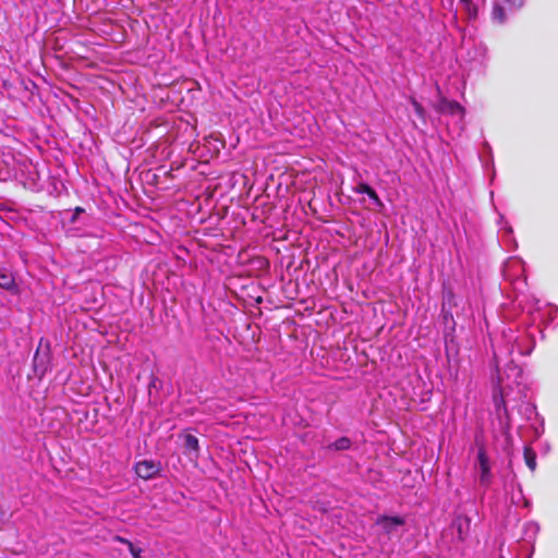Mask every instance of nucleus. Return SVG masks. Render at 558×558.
<instances>
[{"instance_id": "6e6552de", "label": "nucleus", "mask_w": 558, "mask_h": 558, "mask_svg": "<svg viewBox=\"0 0 558 558\" xmlns=\"http://www.w3.org/2000/svg\"><path fill=\"white\" fill-rule=\"evenodd\" d=\"M14 171H15V167L13 165H9L5 161L4 156L2 158H0V180L1 181H5V180L10 179Z\"/></svg>"}, {"instance_id": "4468645a", "label": "nucleus", "mask_w": 558, "mask_h": 558, "mask_svg": "<svg viewBox=\"0 0 558 558\" xmlns=\"http://www.w3.org/2000/svg\"><path fill=\"white\" fill-rule=\"evenodd\" d=\"M118 539L121 542V543H124V544H128L129 546V549H130V553L132 554V556L134 558H140L141 556V549L140 548H136L130 541L128 539H124L122 537H118Z\"/></svg>"}, {"instance_id": "7ed1b4c3", "label": "nucleus", "mask_w": 558, "mask_h": 558, "mask_svg": "<svg viewBox=\"0 0 558 558\" xmlns=\"http://www.w3.org/2000/svg\"><path fill=\"white\" fill-rule=\"evenodd\" d=\"M477 469L480 473L481 485L487 487L492 483L493 474L490 471L489 459L483 448L477 452Z\"/></svg>"}, {"instance_id": "f3484780", "label": "nucleus", "mask_w": 558, "mask_h": 558, "mask_svg": "<svg viewBox=\"0 0 558 558\" xmlns=\"http://www.w3.org/2000/svg\"><path fill=\"white\" fill-rule=\"evenodd\" d=\"M505 1L515 9L521 8L524 3V0H505Z\"/></svg>"}, {"instance_id": "f03ea898", "label": "nucleus", "mask_w": 558, "mask_h": 558, "mask_svg": "<svg viewBox=\"0 0 558 558\" xmlns=\"http://www.w3.org/2000/svg\"><path fill=\"white\" fill-rule=\"evenodd\" d=\"M135 473L143 480L154 478L161 471V463L155 460H142L134 466Z\"/></svg>"}, {"instance_id": "39448f33", "label": "nucleus", "mask_w": 558, "mask_h": 558, "mask_svg": "<svg viewBox=\"0 0 558 558\" xmlns=\"http://www.w3.org/2000/svg\"><path fill=\"white\" fill-rule=\"evenodd\" d=\"M376 524L381 526L387 534H390L396 527L403 525L404 520L400 517L383 515L377 519Z\"/></svg>"}, {"instance_id": "9b49d317", "label": "nucleus", "mask_w": 558, "mask_h": 558, "mask_svg": "<svg viewBox=\"0 0 558 558\" xmlns=\"http://www.w3.org/2000/svg\"><path fill=\"white\" fill-rule=\"evenodd\" d=\"M460 2L463 4L464 9L466 10L470 19L476 17V15H477V8L472 2V0H460Z\"/></svg>"}, {"instance_id": "6ab92c4d", "label": "nucleus", "mask_w": 558, "mask_h": 558, "mask_svg": "<svg viewBox=\"0 0 558 558\" xmlns=\"http://www.w3.org/2000/svg\"><path fill=\"white\" fill-rule=\"evenodd\" d=\"M452 298H453V294H452V292H450V291H449V292L446 294L445 299H444V305H445L447 302L449 303V302L451 301V299H452Z\"/></svg>"}, {"instance_id": "20e7f679", "label": "nucleus", "mask_w": 558, "mask_h": 558, "mask_svg": "<svg viewBox=\"0 0 558 558\" xmlns=\"http://www.w3.org/2000/svg\"><path fill=\"white\" fill-rule=\"evenodd\" d=\"M524 271L523 263L520 258L511 257L509 258L502 269V274L505 279L514 280L515 277H519Z\"/></svg>"}, {"instance_id": "ddd939ff", "label": "nucleus", "mask_w": 558, "mask_h": 558, "mask_svg": "<svg viewBox=\"0 0 558 558\" xmlns=\"http://www.w3.org/2000/svg\"><path fill=\"white\" fill-rule=\"evenodd\" d=\"M410 101L413 106V109H414L416 116L418 118H421L422 120H424L425 119V110H424L423 106L414 97H411Z\"/></svg>"}, {"instance_id": "f8f14e48", "label": "nucleus", "mask_w": 558, "mask_h": 558, "mask_svg": "<svg viewBox=\"0 0 558 558\" xmlns=\"http://www.w3.org/2000/svg\"><path fill=\"white\" fill-rule=\"evenodd\" d=\"M351 446V440L347 437H341L332 444L335 450H347Z\"/></svg>"}, {"instance_id": "dca6fc26", "label": "nucleus", "mask_w": 558, "mask_h": 558, "mask_svg": "<svg viewBox=\"0 0 558 558\" xmlns=\"http://www.w3.org/2000/svg\"><path fill=\"white\" fill-rule=\"evenodd\" d=\"M367 195L374 202V204H376L377 206H383V202L380 201L374 189H372Z\"/></svg>"}, {"instance_id": "a211bd4d", "label": "nucleus", "mask_w": 558, "mask_h": 558, "mask_svg": "<svg viewBox=\"0 0 558 558\" xmlns=\"http://www.w3.org/2000/svg\"><path fill=\"white\" fill-rule=\"evenodd\" d=\"M83 211H84V209H83V208H81V207H76V208H75V211H74V215H73V217H72V221H75V219L77 218V216H78L81 213H83Z\"/></svg>"}, {"instance_id": "aec40b11", "label": "nucleus", "mask_w": 558, "mask_h": 558, "mask_svg": "<svg viewBox=\"0 0 558 558\" xmlns=\"http://www.w3.org/2000/svg\"><path fill=\"white\" fill-rule=\"evenodd\" d=\"M527 529L532 530L534 533L538 530L537 525L534 523H529Z\"/></svg>"}, {"instance_id": "f257e3e1", "label": "nucleus", "mask_w": 558, "mask_h": 558, "mask_svg": "<svg viewBox=\"0 0 558 558\" xmlns=\"http://www.w3.org/2000/svg\"><path fill=\"white\" fill-rule=\"evenodd\" d=\"M436 89H437V93L439 96V100H438L437 105H435V109L441 114H448V116H451L452 118H457L458 122L461 123L460 129L462 130L463 129V120H464V116H465V109L457 101L447 99L442 95V92H441L440 87L438 86V84H436Z\"/></svg>"}, {"instance_id": "9d476101", "label": "nucleus", "mask_w": 558, "mask_h": 558, "mask_svg": "<svg viewBox=\"0 0 558 558\" xmlns=\"http://www.w3.org/2000/svg\"><path fill=\"white\" fill-rule=\"evenodd\" d=\"M524 459L529 469L534 471L536 469V456L534 451L529 447L524 449Z\"/></svg>"}, {"instance_id": "4be33fe9", "label": "nucleus", "mask_w": 558, "mask_h": 558, "mask_svg": "<svg viewBox=\"0 0 558 558\" xmlns=\"http://www.w3.org/2000/svg\"><path fill=\"white\" fill-rule=\"evenodd\" d=\"M458 531H459V534L461 535V533H462L461 525L458 527Z\"/></svg>"}, {"instance_id": "2eb2a0df", "label": "nucleus", "mask_w": 558, "mask_h": 558, "mask_svg": "<svg viewBox=\"0 0 558 558\" xmlns=\"http://www.w3.org/2000/svg\"><path fill=\"white\" fill-rule=\"evenodd\" d=\"M372 187L364 183V182H361L359 183L355 187H354V192L357 193V194H368L371 192Z\"/></svg>"}, {"instance_id": "423d86ee", "label": "nucleus", "mask_w": 558, "mask_h": 558, "mask_svg": "<svg viewBox=\"0 0 558 558\" xmlns=\"http://www.w3.org/2000/svg\"><path fill=\"white\" fill-rule=\"evenodd\" d=\"M0 288L11 293H16L19 288L13 274L7 269H0Z\"/></svg>"}, {"instance_id": "1a4fd4ad", "label": "nucleus", "mask_w": 558, "mask_h": 558, "mask_svg": "<svg viewBox=\"0 0 558 558\" xmlns=\"http://www.w3.org/2000/svg\"><path fill=\"white\" fill-rule=\"evenodd\" d=\"M492 14L493 19L498 23L502 24L506 22L507 16L505 9L499 3L494 4Z\"/></svg>"}, {"instance_id": "412c9836", "label": "nucleus", "mask_w": 558, "mask_h": 558, "mask_svg": "<svg viewBox=\"0 0 558 558\" xmlns=\"http://www.w3.org/2000/svg\"><path fill=\"white\" fill-rule=\"evenodd\" d=\"M449 80H453L454 82L460 81V78L458 77L457 74H453V75L449 76Z\"/></svg>"}, {"instance_id": "0eeeda50", "label": "nucleus", "mask_w": 558, "mask_h": 558, "mask_svg": "<svg viewBox=\"0 0 558 558\" xmlns=\"http://www.w3.org/2000/svg\"><path fill=\"white\" fill-rule=\"evenodd\" d=\"M183 438H184V446H185L186 450H189L191 453H193L195 459L198 458V453H199L198 439L194 435H191V434H185L183 436Z\"/></svg>"}]
</instances>
